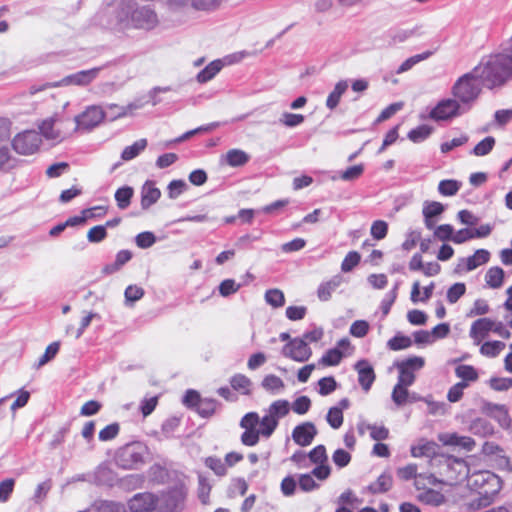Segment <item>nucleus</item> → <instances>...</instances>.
Returning a JSON list of instances; mask_svg holds the SVG:
<instances>
[{"instance_id": "nucleus-1", "label": "nucleus", "mask_w": 512, "mask_h": 512, "mask_svg": "<svg viewBox=\"0 0 512 512\" xmlns=\"http://www.w3.org/2000/svg\"><path fill=\"white\" fill-rule=\"evenodd\" d=\"M110 28L117 31L129 29L152 30L158 26L156 13L148 6H139L134 0H121L112 11Z\"/></svg>"}, {"instance_id": "nucleus-2", "label": "nucleus", "mask_w": 512, "mask_h": 512, "mask_svg": "<svg viewBox=\"0 0 512 512\" xmlns=\"http://www.w3.org/2000/svg\"><path fill=\"white\" fill-rule=\"evenodd\" d=\"M483 86L492 89L512 79V52L505 49L501 53L485 57L474 68Z\"/></svg>"}, {"instance_id": "nucleus-3", "label": "nucleus", "mask_w": 512, "mask_h": 512, "mask_svg": "<svg viewBox=\"0 0 512 512\" xmlns=\"http://www.w3.org/2000/svg\"><path fill=\"white\" fill-rule=\"evenodd\" d=\"M481 85L479 76L473 69L456 80L451 88V94L469 111L481 93Z\"/></svg>"}, {"instance_id": "nucleus-4", "label": "nucleus", "mask_w": 512, "mask_h": 512, "mask_svg": "<svg viewBox=\"0 0 512 512\" xmlns=\"http://www.w3.org/2000/svg\"><path fill=\"white\" fill-rule=\"evenodd\" d=\"M468 112L455 98L440 100L430 111L429 117L435 121H447Z\"/></svg>"}, {"instance_id": "nucleus-5", "label": "nucleus", "mask_w": 512, "mask_h": 512, "mask_svg": "<svg viewBox=\"0 0 512 512\" xmlns=\"http://www.w3.org/2000/svg\"><path fill=\"white\" fill-rule=\"evenodd\" d=\"M41 137L34 130L18 133L12 140L14 150L22 155H31L38 151L41 145Z\"/></svg>"}, {"instance_id": "nucleus-6", "label": "nucleus", "mask_w": 512, "mask_h": 512, "mask_svg": "<svg viewBox=\"0 0 512 512\" xmlns=\"http://www.w3.org/2000/svg\"><path fill=\"white\" fill-rule=\"evenodd\" d=\"M282 355L295 362L303 363L310 359L312 350L307 341L300 337L290 339L282 348Z\"/></svg>"}, {"instance_id": "nucleus-7", "label": "nucleus", "mask_w": 512, "mask_h": 512, "mask_svg": "<svg viewBox=\"0 0 512 512\" xmlns=\"http://www.w3.org/2000/svg\"><path fill=\"white\" fill-rule=\"evenodd\" d=\"M106 114L100 106H89L81 114L75 116L76 126L74 130H91L102 122Z\"/></svg>"}, {"instance_id": "nucleus-8", "label": "nucleus", "mask_w": 512, "mask_h": 512, "mask_svg": "<svg viewBox=\"0 0 512 512\" xmlns=\"http://www.w3.org/2000/svg\"><path fill=\"white\" fill-rule=\"evenodd\" d=\"M101 67H94L88 70H81L76 73L70 74L62 78L61 80L50 84V87H63V86H81L85 87L92 83L99 75Z\"/></svg>"}, {"instance_id": "nucleus-9", "label": "nucleus", "mask_w": 512, "mask_h": 512, "mask_svg": "<svg viewBox=\"0 0 512 512\" xmlns=\"http://www.w3.org/2000/svg\"><path fill=\"white\" fill-rule=\"evenodd\" d=\"M469 471V466L463 459L448 457L444 461L443 475L451 484L466 479Z\"/></svg>"}, {"instance_id": "nucleus-10", "label": "nucleus", "mask_w": 512, "mask_h": 512, "mask_svg": "<svg viewBox=\"0 0 512 512\" xmlns=\"http://www.w3.org/2000/svg\"><path fill=\"white\" fill-rule=\"evenodd\" d=\"M317 435L316 426L312 422H304L294 427L292 431L293 441L302 447L310 445Z\"/></svg>"}, {"instance_id": "nucleus-11", "label": "nucleus", "mask_w": 512, "mask_h": 512, "mask_svg": "<svg viewBox=\"0 0 512 512\" xmlns=\"http://www.w3.org/2000/svg\"><path fill=\"white\" fill-rule=\"evenodd\" d=\"M490 259V253L485 249H478L475 253L467 258H461L457 265L456 271H472L479 266L487 263Z\"/></svg>"}, {"instance_id": "nucleus-12", "label": "nucleus", "mask_w": 512, "mask_h": 512, "mask_svg": "<svg viewBox=\"0 0 512 512\" xmlns=\"http://www.w3.org/2000/svg\"><path fill=\"white\" fill-rule=\"evenodd\" d=\"M494 321L490 318H480L471 325L469 336L475 345H480L482 340L486 338L489 332H493Z\"/></svg>"}, {"instance_id": "nucleus-13", "label": "nucleus", "mask_w": 512, "mask_h": 512, "mask_svg": "<svg viewBox=\"0 0 512 512\" xmlns=\"http://www.w3.org/2000/svg\"><path fill=\"white\" fill-rule=\"evenodd\" d=\"M157 499L151 493H138L128 502V507L132 512H149L156 506Z\"/></svg>"}, {"instance_id": "nucleus-14", "label": "nucleus", "mask_w": 512, "mask_h": 512, "mask_svg": "<svg viewBox=\"0 0 512 512\" xmlns=\"http://www.w3.org/2000/svg\"><path fill=\"white\" fill-rule=\"evenodd\" d=\"M354 369L358 373V382L365 392H368L375 381V373L371 364L365 360H359L354 365Z\"/></svg>"}, {"instance_id": "nucleus-15", "label": "nucleus", "mask_w": 512, "mask_h": 512, "mask_svg": "<svg viewBox=\"0 0 512 512\" xmlns=\"http://www.w3.org/2000/svg\"><path fill=\"white\" fill-rule=\"evenodd\" d=\"M119 461L125 468H132L143 462L141 447L138 445H127L119 455Z\"/></svg>"}, {"instance_id": "nucleus-16", "label": "nucleus", "mask_w": 512, "mask_h": 512, "mask_svg": "<svg viewBox=\"0 0 512 512\" xmlns=\"http://www.w3.org/2000/svg\"><path fill=\"white\" fill-rule=\"evenodd\" d=\"M438 445L432 440L420 439L410 448L411 455L415 458H432L437 455Z\"/></svg>"}, {"instance_id": "nucleus-17", "label": "nucleus", "mask_w": 512, "mask_h": 512, "mask_svg": "<svg viewBox=\"0 0 512 512\" xmlns=\"http://www.w3.org/2000/svg\"><path fill=\"white\" fill-rule=\"evenodd\" d=\"M161 196L160 190L155 187L151 181L145 182L141 189V206L143 209H148L151 205L155 204Z\"/></svg>"}, {"instance_id": "nucleus-18", "label": "nucleus", "mask_w": 512, "mask_h": 512, "mask_svg": "<svg viewBox=\"0 0 512 512\" xmlns=\"http://www.w3.org/2000/svg\"><path fill=\"white\" fill-rule=\"evenodd\" d=\"M57 121L58 117L55 114L51 117L42 120L41 123L38 125L41 135L45 137L47 140H62L63 137L60 131L54 128V125Z\"/></svg>"}, {"instance_id": "nucleus-19", "label": "nucleus", "mask_w": 512, "mask_h": 512, "mask_svg": "<svg viewBox=\"0 0 512 512\" xmlns=\"http://www.w3.org/2000/svg\"><path fill=\"white\" fill-rule=\"evenodd\" d=\"M342 282L343 277L341 275H335L328 281L322 282L317 289L318 298L321 301H328Z\"/></svg>"}, {"instance_id": "nucleus-20", "label": "nucleus", "mask_w": 512, "mask_h": 512, "mask_svg": "<svg viewBox=\"0 0 512 512\" xmlns=\"http://www.w3.org/2000/svg\"><path fill=\"white\" fill-rule=\"evenodd\" d=\"M393 485V478L389 473H382L376 481L366 487L372 494H381L389 491Z\"/></svg>"}, {"instance_id": "nucleus-21", "label": "nucleus", "mask_w": 512, "mask_h": 512, "mask_svg": "<svg viewBox=\"0 0 512 512\" xmlns=\"http://www.w3.org/2000/svg\"><path fill=\"white\" fill-rule=\"evenodd\" d=\"M261 386L272 395H278L285 389L284 381L274 374L266 375L261 382Z\"/></svg>"}, {"instance_id": "nucleus-22", "label": "nucleus", "mask_w": 512, "mask_h": 512, "mask_svg": "<svg viewBox=\"0 0 512 512\" xmlns=\"http://www.w3.org/2000/svg\"><path fill=\"white\" fill-rule=\"evenodd\" d=\"M290 411V403L287 400L279 399L272 402L266 414H268L272 419H275L279 424V420L285 417Z\"/></svg>"}, {"instance_id": "nucleus-23", "label": "nucleus", "mask_w": 512, "mask_h": 512, "mask_svg": "<svg viewBox=\"0 0 512 512\" xmlns=\"http://www.w3.org/2000/svg\"><path fill=\"white\" fill-rule=\"evenodd\" d=\"M348 88V82L346 80H341L337 82L334 86V89L329 93L326 99V107L330 110L335 109L342 97V95L346 92Z\"/></svg>"}, {"instance_id": "nucleus-24", "label": "nucleus", "mask_w": 512, "mask_h": 512, "mask_svg": "<svg viewBox=\"0 0 512 512\" xmlns=\"http://www.w3.org/2000/svg\"><path fill=\"white\" fill-rule=\"evenodd\" d=\"M222 68V61L214 60L197 74L196 79L199 83H206L213 79L221 71Z\"/></svg>"}, {"instance_id": "nucleus-25", "label": "nucleus", "mask_w": 512, "mask_h": 512, "mask_svg": "<svg viewBox=\"0 0 512 512\" xmlns=\"http://www.w3.org/2000/svg\"><path fill=\"white\" fill-rule=\"evenodd\" d=\"M132 258V253L129 250H120L115 257V261L111 264H107L103 268L105 274H113L121 269L127 262Z\"/></svg>"}, {"instance_id": "nucleus-26", "label": "nucleus", "mask_w": 512, "mask_h": 512, "mask_svg": "<svg viewBox=\"0 0 512 512\" xmlns=\"http://www.w3.org/2000/svg\"><path fill=\"white\" fill-rule=\"evenodd\" d=\"M504 271L502 268L495 266L487 270L485 274V282L492 289H498L503 285Z\"/></svg>"}, {"instance_id": "nucleus-27", "label": "nucleus", "mask_w": 512, "mask_h": 512, "mask_svg": "<svg viewBox=\"0 0 512 512\" xmlns=\"http://www.w3.org/2000/svg\"><path fill=\"white\" fill-rule=\"evenodd\" d=\"M418 500L427 505L439 506L445 502V497L441 492L429 488L418 495Z\"/></svg>"}, {"instance_id": "nucleus-28", "label": "nucleus", "mask_w": 512, "mask_h": 512, "mask_svg": "<svg viewBox=\"0 0 512 512\" xmlns=\"http://www.w3.org/2000/svg\"><path fill=\"white\" fill-rule=\"evenodd\" d=\"M226 162L231 167L243 166L249 161V155L240 149H231L226 153Z\"/></svg>"}, {"instance_id": "nucleus-29", "label": "nucleus", "mask_w": 512, "mask_h": 512, "mask_svg": "<svg viewBox=\"0 0 512 512\" xmlns=\"http://www.w3.org/2000/svg\"><path fill=\"white\" fill-rule=\"evenodd\" d=\"M433 55V51H425L420 54H416L414 56L409 57L406 59L396 70L397 74H402L404 72L409 71L412 69L416 64H418L421 61H424L431 57Z\"/></svg>"}, {"instance_id": "nucleus-30", "label": "nucleus", "mask_w": 512, "mask_h": 512, "mask_svg": "<svg viewBox=\"0 0 512 512\" xmlns=\"http://www.w3.org/2000/svg\"><path fill=\"white\" fill-rule=\"evenodd\" d=\"M147 146L146 139H139L135 141L132 145L124 148L121 154V158L124 161H130L137 157Z\"/></svg>"}, {"instance_id": "nucleus-31", "label": "nucleus", "mask_w": 512, "mask_h": 512, "mask_svg": "<svg viewBox=\"0 0 512 512\" xmlns=\"http://www.w3.org/2000/svg\"><path fill=\"white\" fill-rule=\"evenodd\" d=\"M505 343L502 341H487L480 347V353L489 358L497 357L504 349Z\"/></svg>"}, {"instance_id": "nucleus-32", "label": "nucleus", "mask_w": 512, "mask_h": 512, "mask_svg": "<svg viewBox=\"0 0 512 512\" xmlns=\"http://www.w3.org/2000/svg\"><path fill=\"white\" fill-rule=\"evenodd\" d=\"M231 387L241 392L242 394L248 395L251 392L252 382L244 374H236L230 379Z\"/></svg>"}, {"instance_id": "nucleus-33", "label": "nucleus", "mask_w": 512, "mask_h": 512, "mask_svg": "<svg viewBox=\"0 0 512 512\" xmlns=\"http://www.w3.org/2000/svg\"><path fill=\"white\" fill-rule=\"evenodd\" d=\"M143 107L142 103L134 102L130 103L127 106H119L117 104H110L108 105V109L113 111L111 120H115L120 117H124L128 114H131L134 110L140 109Z\"/></svg>"}, {"instance_id": "nucleus-34", "label": "nucleus", "mask_w": 512, "mask_h": 512, "mask_svg": "<svg viewBox=\"0 0 512 512\" xmlns=\"http://www.w3.org/2000/svg\"><path fill=\"white\" fill-rule=\"evenodd\" d=\"M133 194L134 190L129 186H124L117 189L115 192V200L117 202V206L120 209H126L130 205Z\"/></svg>"}, {"instance_id": "nucleus-35", "label": "nucleus", "mask_w": 512, "mask_h": 512, "mask_svg": "<svg viewBox=\"0 0 512 512\" xmlns=\"http://www.w3.org/2000/svg\"><path fill=\"white\" fill-rule=\"evenodd\" d=\"M343 358V352L338 348H332L325 352L320 358L319 365L322 366H336Z\"/></svg>"}, {"instance_id": "nucleus-36", "label": "nucleus", "mask_w": 512, "mask_h": 512, "mask_svg": "<svg viewBox=\"0 0 512 512\" xmlns=\"http://www.w3.org/2000/svg\"><path fill=\"white\" fill-rule=\"evenodd\" d=\"M259 429L261 436L269 438L276 430L278 423L272 419L268 414H265L261 419L259 418Z\"/></svg>"}, {"instance_id": "nucleus-37", "label": "nucleus", "mask_w": 512, "mask_h": 512, "mask_svg": "<svg viewBox=\"0 0 512 512\" xmlns=\"http://www.w3.org/2000/svg\"><path fill=\"white\" fill-rule=\"evenodd\" d=\"M461 188V182L453 179L442 180L438 184V192L443 196H454Z\"/></svg>"}, {"instance_id": "nucleus-38", "label": "nucleus", "mask_w": 512, "mask_h": 512, "mask_svg": "<svg viewBox=\"0 0 512 512\" xmlns=\"http://www.w3.org/2000/svg\"><path fill=\"white\" fill-rule=\"evenodd\" d=\"M455 374L464 382H473L478 379L476 369L471 365H459L455 369Z\"/></svg>"}, {"instance_id": "nucleus-39", "label": "nucleus", "mask_w": 512, "mask_h": 512, "mask_svg": "<svg viewBox=\"0 0 512 512\" xmlns=\"http://www.w3.org/2000/svg\"><path fill=\"white\" fill-rule=\"evenodd\" d=\"M444 205L437 201H426L423 204L422 213L424 218H435L444 212Z\"/></svg>"}, {"instance_id": "nucleus-40", "label": "nucleus", "mask_w": 512, "mask_h": 512, "mask_svg": "<svg viewBox=\"0 0 512 512\" xmlns=\"http://www.w3.org/2000/svg\"><path fill=\"white\" fill-rule=\"evenodd\" d=\"M432 133V128L428 125H420L409 131L407 137L414 143H420L427 139Z\"/></svg>"}, {"instance_id": "nucleus-41", "label": "nucleus", "mask_w": 512, "mask_h": 512, "mask_svg": "<svg viewBox=\"0 0 512 512\" xmlns=\"http://www.w3.org/2000/svg\"><path fill=\"white\" fill-rule=\"evenodd\" d=\"M265 301L274 308H280L285 304V296L279 289H269L265 292Z\"/></svg>"}, {"instance_id": "nucleus-42", "label": "nucleus", "mask_w": 512, "mask_h": 512, "mask_svg": "<svg viewBox=\"0 0 512 512\" xmlns=\"http://www.w3.org/2000/svg\"><path fill=\"white\" fill-rule=\"evenodd\" d=\"M466 292V285L462 282L453 284L446 293L447 301L450 304H455Z\"/></svg>"}, {"instance_id": "nucleus-43", "label": "nucleus", "mask_w": 512, "mask_h": 512, "mask_svg": "<svg viewBox=\"0 0 512 512\" xmlns=\"http://www.w3.org/2000/svg\"><path fill=\"white\" fill-rule=\"evenodd\" d=\"M304 120L305 117L302 114L284 112L281 115L279 122L285 127L294 128L301 125L304 122Z\"/></svg>"}, {"instance_id": "nucleus-44", "label": "nucleus", "mask_w": 512, "mask_h": 512, "mask_svg": "<svg viewBox=\"0 0 512 512\" xmlns=\"http://www.w3.org/2000/svg\"><path fill=\"white\" fill-rule=\"evenodd\" d=\"M495 145V139L492 136H487L481 140L473 149L472 153L476 156H485L491 152Z\"/></svg>"}, {"instance_id": "nucleus-45", "label": "nucleus", "mask_w": 512, "mask_h": 512, "mask_svg": "<svg viewBox=\"0 0 512 512\" xmlns=\"http://www.w3.org/2000/svg\"><path fill=\"white\" fill-rule=\"evenodd\" d=\"M411 344H412V341H411L410 337L404 336L401 334H397L388 341L387 346L389 349H391L393 351H399V350L410 347Z\"/></svg>"}, {"instance_id": "nucleus-46", "label": "nucleus", "mask_w": 512, "mask_h": 512, "mask_svg": "<svg viewBox=\"0 0 512 512\" xmlns=\"http://www.w3.org/2000/svg\"><path fill=\"white\" fill-rule=\"evenodd\" d=\"M60 348V343L58 341L52 342L46 347L44 354L39 358L38 363L36 365L37 368L44 366L50 360H52L58 353Z\"/></svg>"}, {"instance_id": "nucleus-47", "label": "nucleus", "mask_w": 512, "mask_h": 512, "mask_svg": "<svg viewBox=\"0 0 512 512\" xmlns=\"http://www.w3.org/2000/svg\"><path fill=\"white\" fill-rule=\"evenodd\" d=\"M205 465L217 476H224L227 473L226 465L218 457L210 456L205 459Z\"/></svg>"}, {"instance_id": "nucleus-48", "label": "nucleus", "mask_w": 512, "mask_h": 512, "mask_svg": "<svg viewBox=\"0 0 512 512\" xmlns=\"http://www.w3.org/2000/svg\"><path fill=\"white\" fill-rule=\"evenodd\" d=\"M398 364L402 366L404 369L414 374L415 371H418L423 368L425 360L423 357L413 356L399 362Z\"/></svg>"}, {"instance_id": "nucleus-49", "label": "nucleus", "mask_w": 512, "mask_h": 512, "mask_svg": "<svg viewBox=\"0 0 512 512\" xmlns=\"http://www.w3.org/2000/svg\"><path fill=\"white\" fill-rule=\"evenodd\" d=\"M407 388V386H403L401 384H396L394 386L391 397L397 406H402L408 401L409 392Z\"/></svg>"}, {"instance_id": "nucleus-50", "label": "nucleus", "mask_w": 512, "mask_h": 512, "mask_svg": "<svg viewBox=\"0 0 512 512\" xmlns=\"http://www.w3.org/2000/svg\"><path fill=\"white\" fill-rule=\"evenodd\" d=\"M240 288L241 284L237 283L234 279H225L220 283L218 290L221 296L228 297L236 293Z\"/></svg>"}, {"instance_id": "nucleus-51", "label": "nucleus", "mask_w": 512, "mask_h": 512, "mask_svg": "<svg viewBox=\"0 0 512 512\" xmlns=\"http://www.w3.org/2000/svg\"><path fill=\"white\" fill-rule=\"evenodd\" d=\"M371 236L375 240H382L387 236L388 224L383 220H376L372 223L370 229Z\"/></svg>"}, {"instance_id": "nucleus-52", "label": "nucleus", "mask_w": 512, "mask_h": 512, "mask_svg": "<svg viewBox=\"0 0 512 512\" xmlns=\"http://www.w3.org/2000/svg\"><path fill=\"white\" fill-rule=\"evenodd\" d=\"M93 512H125V508L120 503L101 501L94 505Z\"/></svg>"}, {"instance_id": "nucleus-53", "label": "nucleus", "mask_w": 512, "mask_h": 512, "mask_svg": "<svg viewBox=\"0 0 512 512\" xmlns=\"http://www.w3.org/2000/svg\"><path fill=\"white\" fill-rule=\"evenodd\" d=\"M326 420L333 429H338L343 424V412L341 408L331 407L327 413Z\"/></svg>"}, {"instance_id": "nucleus-54", "label": "nucleus", "mask_w": 512, "mask_h": 512, "mask_svg": "<svg viewBox=\"0 0 512 512\" xmlns=\"http://www.w3.org/2000/svg\"><path fill=\"white\" fill-rule=\"evenodd\" d=\"M155 242L156 237L154 233L150 231L141 232L135 237V243L141 249L150 248L155 244Z\"/></svg>"}, {"instance_id": "nucleus-55", "label": "nucleus", "mask_w": 512, "mask_h": 512, "mask_svg": "<svg viewBox=\"0 0 512 512\" xmlns=\"http://www.w3.org/2000/svg\"><path fill=\"white\" fill-rule=\"evenodd\" d=\"M337 387L336 380L333 377H323L318 381V393L326 396L335 391Z\"/></svg>"}, {"instance_id": "nucleus-56", "label": "nucleus", "mask_w": 512, "mask_h": 512, "mask_svg": "<svg viewBox=\"0 0 512 512\" xmlns=\"http://www.w3.org/2000/svg\"><path fill=\"white\" fill-rule=\"evenodd\" d=\"M308 457L310 461L314 464H326L328 457L326 454V448L324 445H318L315 448H313L309 454Z\"/></svg>"}, {"instance_id": "nucleus-57", "label": "nucleus", "mask_w": 512, "mask_h": 512, "mask_svg": "<svg viewBox=\"0 0 512 512\" xmlns=\"http://www.w3.org/2000/svg\"><path fill=\"white\" fill-rule=\"evenodd\" d=\"M434 237L440 241H452L454 229L450 224H442L434 229Z\"/></svg>"}, {"instance_id": "nucleus-58", "label": "nucleus", "mask_w": 512, "mask_h": 512, "mask_svg": "<svg viewBox=\"0 0 512 512\" xmlns=\"http://www.w3.org/2000/svg\"><path fill=\"white\" fill-rule=\"evenodd\" d=\"M311 406V401L307 396H300L294 400L290 409H292L298 415L306 414Z\"/></svg>"}, {"instance_id": "nucleus-59", "label": "nucleus", "mask_w": 512, "mask_h": 512, "mask_svg": "<svg viewBox=\"0 0 512 512\" xmlns=\"http://www.w3.org/2000/svg\"><path fill=\"white\" fill-rule=\"evenodd\" d=\"M51 487H52V482L50 479L39 483L34 491L33 498H32L33 501L35 503H41L46 498Z\"/></svg>"}, {"instance_id": "nucleus-60", "label": "nucleus", "mask_w": 512, "mask_h": 512, "mask_svg": "<svg viewBox=\"0 0 512 512\" xmlns=\"http://www.w3.org/2000/svg\"><path fill=\"white\" fill-rule=\"evenodd\" d=\"M369 331V323L365 320H356L350 326V334L356 338H363Z\"/></svg>"}, {"instance_id": "nucleus-61", "label": "nucleus", "mask_w": 512, "mask_h": 512, "mask_svg": "<svg viewBox=\"0 0 512 512\" xmlns=\"http://www.w3.org/2000/svg\"><path fill=\"white\" fill-rule=\"evenodd\" d=\"M119 431H120L119 424L111 423V424L107 425L106 427H104L102 430H100L99 435H98L99 440L103 441V442L110 441V440L114 439L119 434Z\"/></svg>"}, {"instance_id": "nucleus-62", "label": "nucleus", "mask_w": 512, "mask_h": 512, "mask_svg": "<svg viewBox=\"0 0 512 512\" xmlns=\"http://www.w3.org/2000/svg\"><path fill=\"white\" fill-rule=\"evenodd\" d=\"M298 484L302 491L310 492L319 487L314 478L310 473L300 474L298 478Z\"/></svg>"}, {"instance_id": "nucleus-63", "label": "nucleus", "mask_w": 512, "mask_h": 512, "mask_svg": "<svg viewBox=\"0 0 512 512\" xmlns=\"http://www.w3.org/2000/svg\"><path fill=\"white\" fill-rule=\"evenodd\" d=\"M332 461L338 468L346 467L351 461V454L344 449H337L332 455Z\"/></svg>"}, {"instance_id": "nucleus-64", "label": "nucleus", "mask_w": 512, "mask_h": 512, "mask_svg": "<svg viewBox=\"0 0 512 512\" xmlns=\"http://www.w3.org/2000/svg\"><path fill=\"white\" fill-rule=\"evenodd\" d=\"M107 236L106 226L97 225L92 227L87 233V239L91 243H99Z\"/></svg>"}]
</instances>
